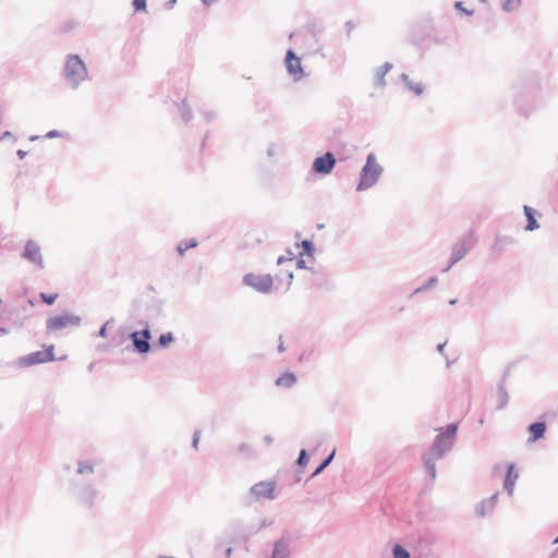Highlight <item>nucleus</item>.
<instances>
[{"instance_id": "obj_1", "label": "nucleus", "mask_w": 558, "mask_h": 558, "mask_svg": "<svg viewBox=\"0 0 558 558\" xmlns=\"http://www.w3.org/2000/svg\"><path fill=\"white\" fill-rule=\"evenodd\" d=\"M64 75L73 84V86H77L80 82L87 77L85 63L78 56L71 54L68 57L64 66Z\"/></svg>"}, {"instance_id": "obj_2", "label": "nucleus", "mask_w": 558, "mask_h": 558, "mask_svg": "<svg viewBox=\"0 0 558 558\" xmlns=\"http://www.w3.org/2000/svg\"><path fill=\"white\" fill-rule=\"evenodd\" d=\"M381 173V168L376 163L375 157L368 155L366 165L362 169L360 183L357 190H366L374 185Z\"/></svg>"}, {"instance_id": "obj_3", "label": "nucleus", "mask_w": 558, "mask_h": 558, "mask_svg": "<svg viewBox=\"0 0 558 558\" xmlns=\"http://www.w3.org/2000/svg\"><path fill=\"white\" fill-rule=\"evenodd\" d=\"M54 360V347L50 344L41 351L29 353L19 359L21 366L27 367L35 364L51 362Z\"/></svg>"}, {"instance_id": "obj_4", "label": "nucleus", "mask_w": 558, "mask_h": 558, "mask_svg": "<svg viewBox=\"0 0 558 558\" xmlns=\"http://www.w3.org/2000/svg\"><path fill=\"white\" fill-rule=\"evenodd\" d=\"M81 318L72 314H62L47 319V329L54 332L61 329L78 326Z\"/></svg>"}, {"instance_id": "obj_5", "label": "nucleus", "mask_w": 558, "mask_h": 558, "mask_svg": "<svg viewBox=\"0 0 558 558\" xmlns=\"http://www.w3.org/2000/svg\"><path fill=\"white\" fill-rule=\"evenodd\" d=\"M244 282L262 293L269 292L272 287V278L264 274H248L244 277Z\"/></svg>"}, {"instance_id": "obj_6", "label": "nucleus", "mask_w": 558, "mask_h": 558, "mask_svg": "<svg viewBox=\"0 0 558 558\" xmlns=\"http://www.w3.org/2000/svg\"><path fill=\"white\" fill-rule=\"evenodd\" d=\"M286 65L289 74L293 76L294 81H300L304 76L301 60L292 50L287 52Z\"/></svg>"}, {"instance_id": "obj_7", "label": "nucleus", "mask_w": 558, "mask_h": 558, "mask_svg": "<svg viewBox=\"0 0 558 558\" xmlns=\"http://www.w3.org/2000/svg\"><path fill=\"white\" fill-rule=\"evenodd\" d=\"M336 163L335 157L331 153H326L324 156L318 157L313 162V169L317 173H330Z\"/></svg>"}, {"instance_id": "obj_8", "label": "nucleus", "mask_w": 558, "mask_h": 558, "mask_svg": "<svg viewBox=\"0 0 558 558\" xmlns=\"http://www.w3.org/2000/svg\"><path fill=\"white\" fill-rule=\"evenodd\" d=\"M134 347L140 353H146L149 351L150 345L148 340L150 339V331L148 326L143 331H135L131 335Z\"/></svg>"}, {"instance_id": "obj_9", "label": "nucleus", "mask_w": 558, "mask_h": 558, "mask_svg": "<svg viewBox=\"0 0 558 558\" xmlns=\"http://www.w3.org/2000/svg\"><path fill=\"white\" fill-rule=\"evenodd\" d=\"M275 487L276 484L272 481H264L255 484L251 488V493L257 498H268L271 499L275 496Z\"/></svg>"}, {"instance_id": "obj_10", "label": "nucleus", "mask_w": 558, "mask_h": 558, "mask_svg": "<svg viewBox=\"0 0 558 558\" xmlns=\"http://www.w3.org/2000/svg\"><path fill=\"white\" fill-rule=\"evenodd\" d=\"M23 256L34 264L43 263L40 247L33 241L26 243Z\"/></svg>"}, {"instance_id": "obj_11", "label": "nucleus", "mask_w": 558, "mask_h": 558, "mask_svg": "<svg viewBox=\"0 0 558 558\" xmlns=\"http://www.w3.org/2000/svg\"><path fill=\"white\" fill-rule=\"evenodd\" d=\"M296 376L292 372H286L276 380V386L282 389H289L296 384Z\"/></svg>"}, {"instance_id": "obj_12", "label": "nucleus", "mask_w": 558, "mask_h": 558, "mask_svg": "<svg viewBox=\"0 0 558 558\" xmlns=\"http://www.w3.org/2000/svg\"><path fill=\"white\" fill-rule=\"evenodd\" d=\"M546 430V424L544 422H536L533 423L530 428V441H536L537 439L542 438Z\"/></svg>"}, {"instance_id": "obj_13", "label": "nucleus", "mask_w": 558, "mask_h": 558, "mask_svg": "<svg viewBox=\"0 0 558 558\" xmlns=\"http://www.w3.org/2000/svg\"><path fill=\"white\" fill-rule=\"evenodd\" d=\"M518 472L514 469L513 464L508 465V472L505 480V489L508 492V494H512L513 487L515 484V481L518 480Z\"/></svg>"}, {"instance_id": "obj_14", "label": "nucleus", "mask_w": 558, "mask_h": 558, "mask_svg": "<svg viewBox=\"0 0 558 558\" xmlns=\"http://www.w3.org/2000/svg\"><path fill=\"white\" fill-rule=\"evenodd\" d=\"M524 213H525V216L529 221V223L526 226V230L533 231V230L537 229L539 226L534 217V210L529 206H524Z\"/></svg>"}, {"instance_id": "obj_15", "label": "nucleus", "mask_w": 558, "mask_h": 558, "mask_svg": "<svg viewBox=\"0 0 558 558\" xmlns=\"http://www.w3.org/2000/svg\"><path fill=\"white\" fill-rule=\"evenodd\" d=\"M39 298L41 299V301L44 303H46L48 305H52V304H54V302L59 298V293H50V294L40 293Z\"/></svg>"}, {"instance_id": "obj_16", "label": "nucleus", "mask_w": 558, "mask_h": 558, "mask_svg": "<svg viewBox=\"0 0 558 558\" xmlns=\"http://www.w3.org/2000/svg\"><path fill=\"white\" fill-rule=\"evenodd\" d=\"M393 558H410V554L400 545H395Z\"/></svg>"}, {"instance_id": "obj_17", "label": "nucleus", "mask_w": 558, "mask_h": 558, "mask_svg": "<svg viewBox=\"0 0 558 558\" xmlns=\"http://www.w3.org/2000/svg\"><path fill=\"white\" fill-rule=\"evenodd\" d=\"M173 341V336L171 332L163 333L159 337L158 343L161 347H167Z\"/></svg>"}, {"instance_id": "obj_18", "label": "nucleus", "mask_w": 558, "mask_h": 558, "mask_svg": "<svg viewBox=\"0 0 558 558\" xmlns=\"http://www.w3.org/2000/svg\"><path fill=\"white\" fill-rule=\"evenodd\" d=\"M502 7L507 11H511L519 5V0H501Z\"/></svg>"}, {"instance_id": "obj_19", "label": "nucleus", "mask_w": 558, "mask_h": 558, "mask_svg": "<svg viewBox=\"0 0 558 558\" xmlns=\"http://www.w3.org/2000/svg\"><path fill=\"white\" fill-rule=\"evenodd\" d=\"M284 556H286V548L283 546H280L279 544L276 545L271 558H284Z\"/></svg>"}, {"instance_id": "obj_20", "label": "nucleus", "mask_w": 558, "mask_h": 558, "mask_svg": "<svg viewBox=\"0 0 558 558\" xmlns=\"http://www.w3.org/2000/svg\"><path fill=\"white\" fill-rule=\"evenodd\" d=\"M425 466L430 475V477H435L436 476V469H435V464L429 460V459H426L425 460Z\"/></svg>"}, {"instance_id": "obj_21", "label": "nucleus", "mask_w": 558, "mask_h": 558, "mask_svg": "<svg viewBox=\"0 0 558 558\" xmlns=\"http://www.w3.org/2000/svg\"><path fill=\"white\" fill-rule=\"evenodd\" d=\"M133 7L136 11H145L146 0H133Z\"/></svg>"}, {"instance_id": "obj_22", "label": "nucleus", "mask_w": 558, "mask_h": 558, "mask_svg": "<svg viewBox=\"0 0 558 558\" xmlns=\"http://www.w3.org/2000/svg\"><path fill=\"white\" fill-rule=\"evenodd\" d=\"M333 452L320 464V466L315 471V474L319 473L322 470H324L332 460Z\"/></svg>"}, {"instance_id": "obj_23", "label": "nucleus", "mask_w": 558, "mask_h": 558, "mask_svg": "<svg viewBox=\"0 0 558 558\" xmlns=\"http://www.w3.org/2000/svg\"><path fill=\"white\" fill-rule=\"evenodd\" d=\"M306 462H307L306 451L302 450L300 452V457L298 459V463H299V465L304 466L306 464Z\"/></svg>"}, {"instance_id": "obj_24", "label": "nucleus", "mask_w": 558, "mask_h": 558, "mask_svg": "<svg viewBox=\"0 0 558 558\" xmlns=\"http://www.w3.org/2000/svg\"><path fill=\"white\" fill-rule=\"evenodd\" d=\"M194 246H196V243H195V242H191V243H187L185 246L180 245V246L178 247V251H179L180 255H183V253H184L189 247H194Z\"/></svg>"}, {"instance_id": "obj_25", "label": "nucleus", "mask_w": 558, "mask_h": 558, "mask_svg": "<svg viewBox=\"0 0 558 558\" xmlns=\"http://www.w3.org/2000/svg\"><path fill=\"white\" fill-rule=\"evenodd\" d=\"M302 246H303L304 251H305L307 254H312L313 246H312V243H311V242H308V241H303V242H302Z\"/></svg>"}, {"instance_id": "obj_26", "label": "nucleus", "mask_w": 558, "mask_h": 558, "mask_svg": "<svg viewBox=\"0 0 558 558\" xmlns=\"http://www.w3.org/2000/svg\"><path fill=\"white\" fill-rule=\"evenodd\" d=\"M433 452H434V457L436 459L441 457V451H440V449L438 447V442L435 444V446L433 448Z\"/></svg>"}, {"instance_id": "obj_27", "label": "nucleus", "mask_w": 558, "mask_h": 558, "mask_svg": "<svg viewBox=\"0 0 558 558\" xmlns=\"http://www.w3.org/2000/svg\"><path fill=\"white\" fill-rule=\"evenodd\" d=\"M47 137H57L60 136V133L58 131H50L46 135Z\"/></svg>"}, {"instance_id": "obj_28", "label": "nucleus", "mask_w": 558, "mask_h": 558, "mask_svg": "<svg viewBox=\"0 0 558 558\" xmlns=\"http://www.w3.org/2000/svg\"><path fill=\"white\" fill-rule=\"evenodd\" d=\"M106 331H107V328H106V326H104V327L100 329L99 335H100L101 337H106Z\"/></svg>"}, {"instance_id": "obj_29", "label": "nucleus", "mask_w": 558, "mask_h": 558, "mask_svg": "<svg viewBox=\"0 0 558 558\" xmlns=\"http://www.w3.org/2000/svg\"><path fill=\"white\" fill-rule=\"evenodd\" d=\"M456 7H457L458 9H461L463 12H465V13H468V14H472V12H468L466 10H464V9H462V8H461V2H457V3H456Z\"/></svg>"}, {"instance_id": "obj_30", "label": "nucleus", "mask_w": 558, "mask_h": 558, "mask_svg": "<svg viewBox=\"0 0 558 558\" xmlns=\"http://www.w3.org/2000/svg\"><path fill=\"white\" fill-rule=\"evenodd\" d=\"M231 553H232V549L231 548H228L227 549V556L230 557L231 556Z\"/></svg>"}, {"instance_id": "obj_31", "label": "nucleus", "mask_w": 558, "mask_h": 558, "mask_svg": "<svg viewBox=\"0 0 558 558\" xmlns=\"http://www.w3.org/2000/svg\"><path fill=\"white\" fill-rule=\"evenodd\" d=\"M449 433L454 434L456 433V427H452V429H449Z\"/></svg>"}, {"instance_id": "obj_32", "label": "nucleus", "mask_w": 558, "mask_h": 558, "mask_svg": "<svg viewBox=\"0 0 558 558\" xmlns=\"http://www.w3.org/2000/svg\"><path fill=\"white\" fill-rule=\"evenodd\" d=\"M449 433L454 434L456 433V427H452V429H449Z\"/></svg>"}, {"instance_id": "obj_33", "label": "nucleus", "mask_w": 558, "mask_h": 558, "mask_svg": "<svg viewBox=\"0 0 558 558\" xmlns=\"http://www.w3.org/2000/svg\"><path fill=\"white\" fill-rule=\"evenodd\" d=\"M442 348H444V344H439V345H438L439 351H441V350H442Z\"/></svg>"}, {"instance_id": "obj_34", "label": "nucleus", "mask_w": 558, "mask_h": 558, "mask_svg": "<svg viewBox=\"0 0 558 558\" xmlns=\"http://www.w3.org/2000/svg\"><path fill=\"white\" fill-rule=\"evenodd\" d=\"M205 3H209L211 2L213 0H203Z\"/></svg>"}, {"instance_id": "obj_35", "label": "nucleus", "mask_w": 558, "mask_h": 558, "mask_svg": "<svg viewBox=\"0 0 558 558\" xmlns=\"http://www.w3.org/2000/svg\"><path fill=\"white\" fill-rule=\"evenodd\" d=\"M555 543H558V537L555 539Z\"/></svg>"}]
</instances>
